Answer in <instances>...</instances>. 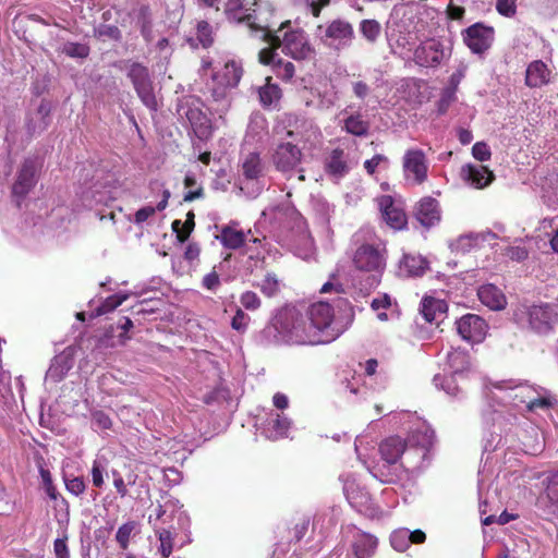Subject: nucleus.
Listing matches in <instances>:
<instances>
[{
    "label": "nucleus",
    "mask_w": 558,
    "mask_h": 558,
    "mask_svg": "<svg viewBox=\"0 0 558 558\" xmlns=\"http://www.w3.org/2000/svg\"><path fill=\"white\" fill-rule=\"evenodd\" d=\"M506 255L515 262H522L527 258L529 252L524 246H509Z\"/></svg>",
    "instance_id": "13d9d810"
},
{
    "label": "nucleus",
    "mask_w": 558,
    "mask_h": 558,
    "mask_svg": "<svg viewBox=\"0 0 558 558\" xmlns=\"http://www.w3.org/2000/svg\"><path fill=\"white\" fill-rule=\"evenodd\" d=\"M547 496L550 501L558 504V471L548 478Z\"/></svg>",
    "instance_id": "bf43d9fd"
},
{
    "label": "nucleus",
    "mask_w": 558,
    "mask_h": 558,
    "mask_svg": "<svg viewBox=\"0 0 558 558\" xmlns=\"http://www.w3.org/2000/svg\"><path fill=\"white\" fill-rule=\"evenodd\" d=\"M242 75V65L234 60L226 62L219 71L211 73L214 83L211 95L215 101L220 102L221 107L217 108V111L221 114L227 112L230 108L228 89L236 87Z\"/></svg>",
    "instance_id": "20e7f679"
},
{
    "label": "nucleus",
    "mask_w": 558,
    "mask_h": 558,
    "mask_svg": "<svg viewBox=\"0 0 558 558\" xmlns=\"http://www.w3.org/2000/svg\"><path fill=\"white\" fill-rule=\"evenodd\" d=\"M387 163L388 159L384 155H375L372 159H368L364 162V168L367 171L368 174H374L376 171V168L380 163Z\"/></svg>",
    "instance_id": "680f3d73"
},
{
    "label": "nucleus",
    "mask_w": 558,
    "mask_h": 558,
    "mask_svg": "<svg viewBox=\"0 0 558 558\" xmlns=\"http://www.w3.org/2000/svg\"><path fill=\"white\" fill-rule=\"evenodd\" d=\"M416 219L424 227H433L440 221V208L438 202L430 197H423L416 205Z\"/></svg>",
    "instance_id": "412c9836"
},
{
    "label": "nucleus",
    "mask_w": 558,
    "mask_h": 558,
    "mask_svg": "<svg viewBox=\"0 0 558 558\" xmlns=\"http://www.w3.org/2000/svg\"><path fill=\"white\" fill-rule=\"evenodd\" d=\"M104 472L105 469L100 465L98 461H94L92 468V481L94 486L101 487L104 485Z\"/></svg>",
    "instance_id": "e2e57ef3"
},
{
    "label": "nucleus",
    "mask_w": 558,
    "mask_h": 558,
    "mask_svg": "<svg viewBox=\"0 0 558 558\" xmlns=\"http://www.w3.org/2000/svg\"><path fill=\"white\" fill-rule=\"evenodd\" d=\"M553 313L548 305H534L529 310V323L536 332L545 333L551 328Z\"/></svg>",
    "instance_id": "393cba45"
},
{
    "label": "nucleus",
    "mask_w": 558,
    "mask_h": 558,
    "mask_svg": "<svg viewBox=\"0 0 558 558\" xmlns=\"http://www.w3.org/2000/svg\"><path fill=\"white\" fill-rule=\"evenodd\" d=\"M157 206L154 207V206H145L143 208H140L136 213H135V217H134V222L136 225H142L143 222H145L149 217H151L153 215H155V213L157 211Z\"/></svg>",
    "instance_id": "052dcab7"
},
{
    "label": "nucleus",
    "mask_w": 558,
    "mask_h": 558,
    "mask_svg": "<svg viewBox=\"0 0 558 558\" xmlns=\"http://www.w3.org/2000/svg\"><path fill=\"white\" fill-rule=\"evenodd\" d=\"M353 263L357 269L380 272L386 266V248L384 244H363L354 256Z\"/></svg>",
    "instance_id": "9b49d317"
},
{
    "label": "nucleus",
    "mask_w": 558,
    "mask_h": 558,
    "mask_svg": "<svg viewBox=\"0 0 558 558\" xmlns=\"http://www.w3.org/2000/svg\"><path fill=\"white\" fill-rule=\"evenodd\" d=\"M220 284L219 275L213 270L203 278V287L207 290L215 291Z\"/></svg>",
    "instance_id": "0e129e2a"
},
{
    "label": "nucleus",
    "mask_w": 558,
    "mask_h": 558,
    "mask_svg": "<svg viewBox=\"0 0 558 558\" xmlns=\"http://www.w3.org/2000/svg\"><path fill=\"white\" fill-rule=\"evenodd\" d=\"M218 239L227 248L235 250L243 245L245 241V234L241 230H236L231 227H225L221 230Z\"/></svg>",
    "instance_id": "4c0bfd02"
},
{
    "label": "nucleus",
    "mask_w": 558,
    "mask_h": 558,
    "mask_svg": "<svg viewBox=\"0 0 558 558\" xmlns=\"http://www.w3.org/2000/svg\"><path fill=\"white\" fill-rule=\"evenodd\" d=\"M395 53L404 60H413V41L411 35H400L393 46Z\"/></svg>",
    "instance_id": "37998d69"
},
{
    "label": "nucleus",
    "mask_w": 558,
    "mask_h": 558,
    "mask_svg": "<svg viewBox=\"0 0 558 558\" xmlns=\"http://www.w3.org/2000/svg\"><path fill=\"white\" fill-rule=\"evenodd\" d=\"M494 40V29L482 24L470 26L464 34V43L474 52L487 50Z\"/></svg>",
    "instance_id": "6ab92c4d"
},
{
    "label": "nucleus",
    "mask_w": 558,
    "mask_h": 558,
    "mask_svg": "<svg viewBox=\"0 0 558 558\" xmlns=\"http://www.w3.org/2000/svg\"><path fill=\"white\" fill-rule=\"evenodd\" d=\"M303 157L298 145L291 142H280L272 149L271 162L287 180L298 174V181L303 182L305 181L304 169L301 167Z\"/></svg>",
    "instance_id": "39448f33"
},
{
    "label": "nucleus",
    "mask_w": 558,
    "mask_h": 558,
    "mask_svg": "<svg viewBox=\"0 0 558 558\" xmlns=\"http://www.w3.org/2000/svg\"><path fill=\"white\" fill-rule=\"evenodd\" d=\"M307 317L312 328L317 331L322 343L336 340L345 330V326L335 318V312L327 302H316L308 307Z\"/></svg>",
    "instance_id": "7ed1b4c3"
},
{
    "label": "nucleus",
    "mask_w": 558,
    "mask_h": 558,
    "mask_svg": "<svg viewBox=\"0 0 558 558\" xmlns=\"http://www.w3.org/2000/svg\"><path fill=\"white\" fill-rule=\"evenodd\" d=\"M62 52L70 58L85 59L89 54V48L85 44L66 43L62 47Z\"/></svg>",
    "instance_id": "a18cd8bd"
},
{
    "label": "nucleus",
    "mask_w": 558,
    "mask_h": 558,
    "mask_svg": "<svg viewBox=\"0 0 558 558\" xmlns=\"http://www.w3.org/2000/svg\"><path fill=\"white\" fill-rule=\"evenodd\" d=\"M135 529V522L129 521L122 524L116 534V539L122 549H126L129 546L130 537Z\"/></svg>",
    "instance_id": "8fccbe9b"
},
{
    "label": "nucleus",
    "mask_w": 558,
    "mask_h": 558,
    "mask_svg": "<svg viewBox=\"0 0 558 558\" xmlns=\"http://www.w3.org/2000/svg\"><path fill=\"white\" fill-rule=\"evenodd\" d=\"M402 168L404 180L412 185H421L427 180V158L418 148H411L404 153Z\"/></svg>",
    "instance_id": "1a4fd4ad"
},
{
    "label": "nucleus",
    "mask_w": 558,
    "mask_h": 558,
    "mask_svg": "<svg viewBox=\"0 0 558 558\" xmlns=\"http://www.w3.org/2000/svg\"><path fill=\"white\" fill-rule=\"evenodd\" d=\"M197 39L205 48L213 44L211 27L205 21L197 24Z\"/></svg>",
    "instance_id": "603ef678"
},
{
    "label": "nucleus",
    "mask_w": 558,
    "mask_h": 558,
    "mask_svg": "<svg viewBox=\"0 0 558 558\" xmlns=\"http://www.w3.org/2000/svg\"><path fill=\"white\" fill-rule=\"evenodd\" d=\"M317 36L324 44L336 49H341L351 44L354 32L352 25L343 20H333L327 25L317 27Z\"/></svg>",
    "instance_id": "6e6552de"
},
{
    "label": "nucleus",
    "mask_w": 558,
    "mask_h": 558,
    "mask_svg": "<svg viewBox=\"0 0 558 558\" xmlns=\"http://www.w3.org/2000/svg\"><path fill=\"white\" fill-rule=\"evenodd\" d=\"M458 378H461L458 374L451 373L449 376L437 374L433 378L434 385L442 389L450 396H456L459 392Z\"/></svg>",
    "instance_id": "ea45409f"
},
{
    "label": "nucleus",
    "mask_w": 558,
    "mask_h": 558,
    "mask_svg": "<svg viewBox=\"0 0 558 558\" xmlns=\"http://www.w3.org/2000/svg\"><path fill=\"white\" fill-rule=\"evenodd\" d=\"M240 302L242 306L247 311H256L260 306V299L253 291H246L241 294Z\"/></svg>",
    "instance_id": "3c124183"
},
{
    "label": "nucleus",
    "mask_w": 558,
    "mask_h": 558,
    "mask_svg": "<svg viewBox=\"0 0 558 558\" xmlns=\"http://www.w3.org/2000/svg\"><path fill=\"white\" fill-rule=\"evenodd\" d=\"M410 535L411 531L405 527L393 531L390 536L391 546L398 551H405L411 544Z\"/></svg>",
    "instance_id": "c03bdc74"
},
{
    "label": "nucleus",
    "mask_w": 558,
    "mask_h": 558,
    "mask_svg": "<svg viewBox=\"0 0 558 558\" xmlns=\"http://www.w3.org/2000/svg\"><path fill=\"white\" fill-rule=\"evenodd\" d=\"M319 335L311 325H306L303 319H293L291 323H284V341L289 344L316 345L323 344Z\"/></svg>",
    "instance_id": "ddd939ff"
},
{
    "label": "nucleus",
    "mask_w": 558,
    "mask_h": 558,
    "mask_svg": "<svg viewBox=\"0 0 558 558\" xmlns=\"http://www.w3.org/2000/svg\"><path fill=\"white\" fill-rule=\"evenodd\" d=\"M457 330L461 338L470 342H481L487 333L486 322L475 314H466L457 320Z\"/></svg>",
    "instance_id": "dca6fc26"
},
{
    "label": "nucleus",
    "mask_w": 558,
    "mask_h": 558,
    "mask_svg": "<svg viewBox=\"0 0 558 558\" xmlns=\"http://www.w3.org/2000/svg\"><path fill=\"white\" fill-rule=\"evenodd\" d=\"M257 341L262 345L286 343L284 322L281 318L272 320L258 333Z\"/></svg>",
    "instance_id": "c85d7f7f"
},
{
    "label": "nucleus",
    "mask_w": 558,
    "mask_h": 558,
    "mask_svg": "<svg viewBox=\"0 0 558 558\" xmlns=\"http://www.w3.org/2000/svg\"><path fill=\"white\" fill-rule=\"evenodd\" d=\"M128 76L133 83L134 89L142 102L150 110H157L158 102L146 66L132 63L128 70Z\"/></svg>",
    "instance_id": "9d476101"
},
{
    "label": "nucleus",
    "mask_w": 558,
    "mask_h": 558,
    "mask_svg": "<svg viewBox=\"0 0 558 558\" xmlns=\"http://www.w3.org/2000/svg\"><path fill=\"white\" fill-rule=\"evenodd\" d=\"M360 29L362 35L368 41H375L380 34V25L375 20H364L361 22Z\"/></svg>",
    "instance_id": "de8ad7c7"
},
{
    "label": "nucleus",
    "mask_w": 558,
    "mask_h": 558,
    "mask_svg": "<svg viewBox=\"0 0 558 558\" xmlns=\"http://www.w3.org/2000/svg\"><path fill=\"white\" fill-rule=\"evenodd\" d=\"M447 49L444 44L435 38L427 39L413 51V61L420 66L432 68L440 64L446 58Z\"/></svg>",
    "instance_id": "f8f14e48"
},
{
    "label": "nucleus",
    "mask_w": 558,
    "mask_h": 558,
    "mask_svg": "<svg viewBox=\"0 0 558 558\" xmlns=\"http://www.w3.org/2000/svg\"><path fill=\"white\" fill-rule=\"evenodd\" d=\"M276 52L272 49H262L258 53V60L262 64L272 65L276 75L284 81H289L294 75V65L287 61L276 59Z\"/></svg>",
    "instance_id": "5701e85b"
},
{
    "label": "nucleus",
    "mask_w": 558,
    "mask_h": 558,
    "mask_svg": "<svg viewBox=\"0 0 558 558\" xmlns=\"http://www.w3.org/2000/svg\"><path fill=\"white\" fill-rule=\"evenodd\" d=\"M148 522L154 524L155 534L157 535L160 546L159 551L163 558H168L173 550L174 533L168 529H158L153 522V517L149 515Z\"/></svg>",
    "instance_id": "e433bc0d"
},
{
    "label": "nucleus",
    "mask_w": 558,
    "mask_h": 558,
    "mask_svg": "<svg viewBox=\"0 0 558 558\" xmlns=\"http://www.w3.org/2000/svg\"><path fill=\"white\" fill-rule=\"evenodd\" d=\"M177 113L185 119L192 126L195 135L205 140L211 134V122L203 111V102L196 96L182 97L177 106Z\"/></svg>",
    "instance_id": "423d86ee"
},
{
    "label": "nucleus",
    "mask_w": 558,
    "mask_h": 558,
    "mask_svg": "<svg viewBox=\"0 0 558 558\" xmlns=\"http://www.w3.org/2000/svg\"><path fill=\"white\" fill-rule=\"evenodd\" d=\"M494 238L495 234L492 232L463 234L450 243V248L452 252L464 254Z\"/></svg>",
    "instance_id": "bb28decb"
},
{
    "label": "nucleus",
    "mask_w": 558,
    "mask_h": 558,
    "mask_svg": "<svg viewBox=\"0 0 558 558\" xmlns=\"http://www.w3.org/2000/svg\"><path fill=\"white\" fill-rule=\"evenodd\" d=\"M53 550L57 558H69V550L64 538H57L54 541Z\"/></svg>",
    "instance_id": "69168bd1"
},
{
    "label": "nucleus",
    "mask_w": 558,
    "mask_h": 558,
    "mask_svg": "<svg viewBox=\"0 0 558 558\" xmlns=\"http://www.w3.org/2000/svg\"><path fill=\"white\" fill-rule=\"evenodd\" d=\"M248 323L250 317L241 308H239L232 318L231 327L236 331L244 332Z\"/></svg>",
    "instance_id": "5fc2aeb1"
},
{
    "label": "nucleus",
    "mask_w": 558,
    "mask_h": 558,
    "mask_svg": "<svg viewBox=\"0 0 558 558\" xmlns=\"http://www.w3.org/2000/svg\"><path fill=\"white\" fill-rule=\"evenodd\" d=\"M39 163L34 158H27L17 172L16 180L12 186V194L17 205L29 193L36 184V172Z\"/></svg>",
    "instance_id": "4468645a"
},
{
    "label": "nucleus",
    "mask_w": 558,
    "mask_h": 558,
    "mask_svg": "<svg viewBox=\"0 0 558 558\" xmlns=\"http://www.w3.org/2000/svg\"><path fill=\"white\" fill-rule=\"evenodd\" d=\"M463 180L475 189L488 186L495 179L493 171L482 165H465L461 169Z\"/></svg>",
    "instance_id": "aec40b11"
},
{
    "label": "nucleus",
    "mask_w": 558,
    "mask_h": 558,
    "mask_svg": "<svg viewBox=\"0 0 558 558\" xmlns=\"http://www.w3.org/2000/svg\"><path fill=\"white\" fill-rule=\"evenodd\" d=\"M472 155L478 161H487L490 159L492 153L486 143L477 142L472 147Z\"/></svg>",
    "instance_id": "864d4df0"
},
{
    "label": "nucleus",
    "mask_w": 558,
    "mask_h": 558,
    "mask_svg": "<svg viewBox=\"0 0 558 558\" xmlns=\"http://www.w3.org/2000/svg\"><path fill=\"white\" fill-rule=\"evenodd\" d=\"M477 296L482 304L493 311H501L507 305L504 292L492 283L481 286L477 290Z\"/></svg>",
    "instance_id": "b1692460"
},
{
    "label": "nucleus",
    "mask_w": 558,
    "mask_h": 558,
    "mask_svg": "<svg viewBox=\"0 0 558 558\" xmlns=\"http://www.w3.org/2000/svg\"><path fill=\"white\" fill-rule=\"evenodd\" d=\"M447 311V304L438 299L425 296L421 303V313L426 322L433 323Z\"/></svg>",
    "instance_id": "2f4dec72"
},
{
    "label": "nucleus",
    "mask_w": 558,
    "mask_h": 558,
    "mask_svg": "<svg viewBox=\"0 0 558 558\" xmlns=\"http://www.w3.org/2000/svg\"><path fill=\"white\" fill-rule=\"evenodd\" d=\"M320 292L322 293H330V292H335V293H343L344 292V288L343 286L336 281L335 278L332 277L329 281H327L320 289Z\"/></svg>",
    "instance_id": "338daca9"
},
{
    "label": "nucleus",
    "mask_w": 558,
    "mask_h": 558,
    "mask_svg": "<svg viewBox=\"0 0 558 558\" xmlns=\"http://www.w3.org/2000/svg\"><path fill=\"white\" fill-rule=\"evenodd\" d=\"M253 32L260 34V38L268 43V49H281V51L294 60H304L312 56L313 48L305 32L301 28H293L290 22L282 23L272 34L267 28H254Z\"/></svg>",
    "instance_id": "f257e3e1"
},
{
    "label": "nucleus",
    "mask_w": 558,
    "mask_h": 558,
    "mask_svg": "<svg viewBox=\"0 0 558 558\" xmlns=\"http://www.w3.org/2000/svg\"><path fill=\"white\" fill-rule=\"evenodd\" d=\"M433 441L434 430L430 428V426L425 421H416L410 429V449L408 454L414 450L421 458H424L427 449L433 445Z\"/></svg>",
    "instance_id": "f3484780"
},
{
    "label": "nucleus",
    "mask_w": 558,
    "mask_h": 558,
    "mask_svg": "<svg viewBox=\"0 0 558 558\" xmlns=\"http://www.w3.org/2000/svg\"><path fill=\"white\" fill-rule=\"evenodd\" d=\"M72 367V360L69 355L60 354L56 356L47 371L46 377L60 381Z\"/></svg>",
    "instance_id": "f704fd0d"
},
{
    "label": "nucleus",
    "mask_w": 558,
    "mask_h": 558,
    "mask_svg": "<svg viewBox=\"0 0 558 558\" xmlns=\"http://www.w3.org/2000/svg\"><path fill=\"white\" fill-rule=\"evenodd\" d=\"M324 168L328 175L340 179L350 170L348 156L341 148L332 149L325 158Z\"/></svg>",
    "instance_id": "4be33fe9"
},
{
    "label": "nucleus",
    "mask_w": 558,
    "mask_h": 558,
    "mask_svg": "<svg viewBox=\"0 0 558 558\" xmlns=\"http://www.w3.org/2000/svg\"><path fill=\"white\" fill-rule=\"evenodd\" d=\"M399 267L408 276H421L427 268V262L421 255L404 254Z\"/></svg>",
    "instance_id": "473e14b6"
},
{
    "label": "nucleus",
    "mask_w": 558,
    "mask_h": 558,
    "mask_svg": "<svg viewBox=\"0 0 558 558\" xmlns=\"http://www.w3.org/2000/svg\"><path fill=\"white\" fill-rule=\"evenodd\" d=\"M377 201L381 216L388 226L400 230L407 225V215L401 202L395 201L390 195H383Z\"/></svg>",
    "instance_id": "a211bd4d"
},
{
    "label": "nucleus",
    "mask_w": 558,
    "mask_h": 558,
    "mask_svg": "<svg viewBox=\"0 0 558 558\" xmlns=\"http://www.w3.org/2000/svg\"><path fill=\"white\" fill-rule=\"evenodd\" d=\"M407 444L398 436L386 438L379 446V452L387 463H396L405 452ZM407 456H409L407 453ZM408 459V457H405Z\"/></svg>",
    "instance_id": "a878e982"
},
{
    "label": "nucleus",
    "mask_w": 558,
    "mask_h": 558,
    "mask_svg": "<svg viewBox=\"0 0 558 558\" xmlns=\"http://www.w3.org/2000/svg\"><path fill=\"white\" fill-rule=\"evenodd\" d=\"M551 71L543 61H533L525 73V83L529 87L536 88L546 85L550 81Z\"/></svg>",
    "instance_id": "cd10ccee"
},
{
    "label": "nucleus",
    "mask_w": 558,
    "mask_h": 558,
    "mask_svg": "<svg viewBox=\"0 0 558 558\" xmlns=\"http://www.w3.org/2000/svg\"><path fill=\"white\" fill-rule=\"evenodd\" d=\"M489 395L493 399L504 403L525 404L530 411L537 409L547 410L553 404L551 400L547 397H534V390L525 385L511 387L504 383H497L493 385Z\"/></svg>",
    "instance_id": "f03ea898"
},
{
    "label": "nucleus",
    "mask_w": 558,
    "mask_h": 558,
    "mask_svg": "<svg viewBox=\"0 0 558 558\" xmlns=\"http://www.w3.org/2000/svg\"><path fill=\"white\" fill-rule=\"evenodd\" d=\"M262 292L267 296H274L280 289L279 279L275 274H267L259 284Z\"/></svg>",
    "instance_id": "09e8293b"
},
{
    "label": "nucleus",
    "mask_w": 558,
    "mask_h": 558,
    "mask_svg": "<svg viewBox=\"0 0 558 558\" xmlns=\"http://www.w3.org/2000/svg\"><path fill=\"white\" fill-rule=\"evenodd\" d=\"M271 77L266 78V84L259 88V99L264 107L276 105L281 98V90L276 84L270 83Z\"/></svg>",
    "instance_id": "58836bf2"
},
{
    "label": "nucleus",
    "mask_w": 558,
    "mask_h": 558,
    "mask_svg": "<svg viewBox=\"0 0 558 558\" xmlns=\"http://www.w3.org/2000/svg\"><path fill=\"white\" fill-rule=\"evenodd\" d=\"M291 427V421L280 414H272L266 424L265 435L269 439H279L288 436V432Z\"/></svg>",
    "instance_id": "7c9ffc66"
},
{
    "label": "nucleus",
    "mask_w": 558,
    "mask_h": 558,
    "mask_svg": "<svg viewBox=\"0 0 558 558\" xmlns=\"http://www.w3.org/2000/svg\"><path fill=\"white\" fill-rule=\"evenodd\" d=\"M241 171L245 185H241L240 190L245 192L251 197L257 196L263 190V185L259 184V179L264 175L265 165L262 161L260 155L257 151H250L242 155L241 158Z\"/></svg>",
    "instance_id": "0eeeda50"
},
{
    "label": "nucleus",
    "mask_w": 558,
    "mask_h": 558,
    "mask_svg": "<svg viewBox=\"0 0 558 558\" xmlns=\"http://www.w3.org/2000/svg\"><path fill=\"white\" fill-rule=\"evenodd\" d=\"M496 10L499 14L511 17L517 12L515 0H497Z\"/></svg>",
    "instance_id": "6e6d98bb"
},
{
    "label": "nucleus",
    "mask_w": 558,
    "mask_h": 558,
    "mask_svg": "<svg viewBox=\"0 0 558 558\" xmlns=\"http://www.w3.org/2000/svg\"><path fill=\"white\" fill-rule=\"evenodd\" d=\"M447 362L450 368V372L453 374H458L461 379L463 378V373L469 369L470 361L468 354L462 350H452L447 355Z\"/></svg>",
    "instance_id": "c9c22d12"
},
{
    "label": "nucleus",
    "mask_w": 558,
    "mask_h": 558,
    "mask_svg": "<svg viewBox=\"0 0 558 558\" xmlns=\"http://www.w3.org/2000/svg\"><path fill=\"white\" fill-rule=\"evenodd\" d=\"M193 228H194V214L191 211L187 214V218L184 222H181L180 220H174L172 222V229L177 234V239L181 243L185 242L189 239Z\"/></svg>",
    "instance_id": "79ce46f5"
},
{
    "label": "nucleus",
    "mask_w": 558,
    "mask_h": 558,
    "mask_svg": "<svg viewBox=\"0 0 558 558\" xmlns=\"http://www.w3.org/2000/svg\"><path fill=\"white\" fill-rule=\"evenodd\" d=\"M371 306L372 310L377 313V318L381 322H387L398 316L397 303L386 293L374 298Z\"/></svg>",
    "instance_id": "c756f323"
},
{
    "label": "nucleus",
    "mask_w": 558,
    "mask_h": 558,
    "mask_svg": "<svg viewBox=\"0 0 558 558\" xmlns=\"http://www.w3.org/2000/svg\"><path fill=\"white\" fill-rule=\"evenodd\" d=\"M128 293H119L111 295L105 300V302L98 307L97 314L104 315L120 306L125 300H128Z\"/></svg>",
    "instance_id": "49530a36"
},
{
    "label": "nucleus",
    "mask_w": 558,
    "mask_h": 558,
    "mask_svg": "<svg viewBox=\"0 0 558 558\" xmlns=\"http://www.w3.org/2000/svg\"><path fill=\"white\" fill-rule=\"evenodd\" d=\"M343 492L349 504L359 512L374 517L375 509L372 507L368 493L355 481L347 478L343 483Z\"/></svg>",
    "instance_id": "2eb2a0df"
},
{
    "label": "nucleus",
    "mask_w": 558,
    "mask_h": 558,
    "mask_svg": "<svg viewBox=\"0 0 558 558\" xmlns=\"http://www.w3.org/2000/svg\"><path fill=\"white\" fill-rule=\"evenodd\" d=\"M199 253L201 248L196 243H189L184 252V258L192 263L198 259Z\"/></svg>",
    "instance_id": "774afa93"
},
{
    "label": "nucleus",
    "mask_w": 558,
    "mask_h": 558,
    "mask_svg": "<svg viewBox=\"0 0 558 558\" xmlns=\"http://www.w3.org/2000/svg\"><path fill=\"white\" fill-rule=\"evenodd\" d=\"M344 130L355 136L366 135L368 132V122L360 114H352L344 120Z\"/></svg>",
    "instance_id": "a19ab883"
},
{
    "label": "nucleus",
    "mask_w": 558,
    "mask_h": 558,
    "mask_svg": "<svg viewBox=\"0 0 558 558\" xmlns=\"http://www.w3.org/2000/svg\"><path fill=\"white\" fill-rule=\"evenodd\" d=\"M65 487L71 494L80 496L85 490V483L83 478L74 477L65 481Z\"/></svg>",
    "instance_id": "4d7b16f0"
},
{
    "label": "nucleus",
    "mask_w": 558,
    "mask_h": 558,
    "mask_svg": "<svg viewBox=\"0 0 558 558\" xmlns=\"http://www.w3.org/2000/svg\"><path fill=\"white\" fill-rule=\"evenodd\" d=\"M355 558H369L377 548V538L371 534L361 533L354 542Z\"/></svg>",
    "instance_id": "72a5a7b5"
}]
</instances>
